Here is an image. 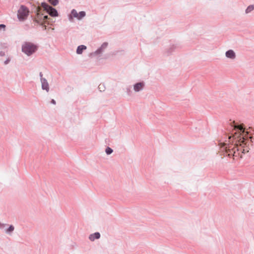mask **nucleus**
Returning a JSON list of instances; mask_svg holds the SVG:
<instances>
[{
  "label": "nucleus",
  "mask_w": 254,
  "mask_h": 254,
  "mask_svg": "<svg viewBox=\"0 0 254 254\" xmlns=\"http://www.w3.org/2000/svg\"><path fill=\"white\" fill-rule=\"evenodd\" d=\"M253 131L252 127L247 128L243 124L231 122L225 128L224 136L219 140L220 150L229 157L239 156L238 146H249L252 142Z\"/></svg>",
  "instance_id": "f257e3e1"
},
{
  "label": "nucleus",
  "mask_w": 254,
  "mask_h": 254,
  "mask_svg": "<svg viewBox=\"0 0 254 254\" xmlns=\"http://www.w3.org/2000/svg\"><path fill=\"white\" fill-rule=\"evenodd\" d=\"M38 49L37 45L35 44L29 42H25L22 45V52L28 56H30L35 53Z\"/></svg>",
  "instance_id": "f03ea898"
},
{
  "label": "nucleus",
  "mask_w": 254,
  "mask_h": 254,
  "mask_svg": "<svg viewBox=\"0 0 254 254\" xmlns=\"http://www.w3.org/2000/svg\"><path fill=\"white\" fill-rule=\"evenodd\" d=\"M29 8L24 5H21L17 11V18L20 21L25 20L29 16Z\"/></svg>",
  "instance_id": "7ed1b4c3"
},
{
  "label": "nucleus",
  "mask_w": 254,
  "mask_h": 254,
  "mask_svg": "<svg viewBox=\"0 0 254 254\" xmlns=\"http://www.w3.org/2000/svg\"><path fill=\"white\" fill-rule=\"evenodd\" d=\"M41 6L44 8L50 16L52 17H57L58 16V12L57 9L45 2L41 3Z\"/></svg>",
  "instance_id": "20e7f679"
},
{
  "label": "nucleus",
  "mask_w": 254,
  "mask_h": 254,
  "mask_svg": "<svg viewBox=\"0 0 254 254\" xmlns=\"http://www.w3.org/2000/svg\"><path fill=\"white\" fill-rule=\"evenodd\" d=\"M108 45V43L107 42H104L101 46L97 49V50L91 53V56H95L102 54L107 48Z\"/></svg>",
  "instance_id": "39448f33"
},
{
  "label": "nucleus",
  "mask_w": 254,
  "mask_h": 254,
  "mask_svg": "<svg viewBox=\"0 0 254 254\" xmlns=\"http://www.w3.org/2000/svg\"><path fill=\"white\" fill-rule=\"evenodd\" d=\"M7 226L8 225L7 224L2 223L0 222V229H4L5 233L7 234L10 235L14 230V227L13 225H10L7 229H6L5 227L6 226Z\"/></svg>",
  "instance_id": "423d86ee"
},
{
  "label": "nucleus",
  "mask_w": 254,
  "mask_h": 254,
  "mask_svg": "<svg viewBox=\"0 0 254 254\" xmlns=\"http://www.w3.org/2000/svg\"><path fill=\"white\" fill-rule=\"evenodd\" d=\"M145 87V83L144 81L137 82L133 85V90L135 92H139L142 90Z\"/></svg>",
  "instance_id": "0eeeda50"
},
{
  "label": "nucleus",
  "mask_w": 254,
  "mask_h": 254,
  "mask_svg": "<svg viewBox=\"0 0 254 254\" xmlns=\"http://www.w3.org/2000/svg\"><path fill=\"white\" fill-rule=\"evenodd\" d=\"M42 89L44 90H46L47 92L49 91V85L47 81V80L45 78H42L41 79Z\"/></svg>",
  "instance_id": "6e6552de"
},
{
  "label": "nucleus",
  "mask_w": 254,
  "mask_h": 254,
  "mask_svg": "<svg viewBox=\"0 0 254 254\" xmlns=\"http://www.w3.org/2000/svg\"><path fill=\"white\" fill-rule=\"evenodd\" d=\"M226 57L230 59H234L236 58V54L232 50H229L226 52Z\"/></svg>",
  "instance_id": "1a4fd4ad"
},
{
  "label": "nucleus",
  "mask_w": 254,
  "mask_h": 254,
  "mask_svg": "<svg viewBox=\"0 0 254 254\" xmlns=\"http://www.w3.org/2000/svg\"><path fill=\"white\" fill-rule=\"evenodd\" d=\"M101 237V235L99 232H95L94 233L91 234L89 236V239L93 242L95 240L100 239Z\"/></svg>",
  "instance_id": "9d476101"
},
{
  "label": "nucleus",
  "mask_w": 254,
  "mask_h": 254,
  "mask_svg": "<svg viewBox=\"0 0 254 254\" xmlns=\"http://www.w3.org/2000/svg\"><path fill=\"white\" fill-rule=\"evenodd\" d=\"M78 16V13H77V11L75 9H73L71 10L70 14L68 15L69 20L71 21L73 19V17L77 18Z\"/></svg>",
  "instance_id": "9b49d317"
},
{
  "label": "nucleus",
  "mask_w": 254,
  "mask_h": 254,
  "mask_svg": "<svg viewBox=\"0 0 254 254\" xmlns=\"http://www.w3.org/2000/svg\"><path fill=\"white\" fill-rule=\"evenodd\" d=\"M87 49V47L85 45H81L77 47L76 49V53L80 55L83 53V51Z\"/></svg>",
  "instance_id": "f8f14e48"
},
{
  "label": "nucleus",
  "mask_w": 254,
  "mask_h": 254,
  "mask_svg": "<svg viewBox=\"0 0 254 254\" xmlns=\"http://www.w3.org/2000/svg\"><path fill=\"white\" fill-rule=\"evenodd\" d=\"M176 46L174 45H171L170 47L166 50V54L167 56L171 55L176 49Z\"/></svg>",
  "instance_id": "ddd939ff"
},
{
  "label": "nucleus",
  "mask_w": 254,
  "mask_h": 254,
  "mask_svg": "<svg viewBox=\"0 0 254 254\" xmlns=\"http://www.w3.org/2000/svg\"><path fill=\"white\" fill-rule=\"evenodd\" d=\"M37 15H38V19L35 18L34 19V21L35 22L37 23V24H39L42 26H43L44 23L42 21H41V20L42 19V15H41L39 13H38Z\"/></svg>",
  "instance_id": "4468645a"
},
{
  "label": "nucleus",
  "mask_w": 254,
  "mask_h": 254,
  "mask_svg": "<svg viewBox=\"0 0 254 254\" xmlns=\"http://www.w3.org/2000/svg\"><path fill=\"white\" fill-rule=\"evenodd\" d=\"M254 9V5H250L247 7L245 10V12L246 13H249L251 12L252 11H253Z\"/></svg>",
  "instance_id": "2eb2a0df"
},
{
  "label": "nucleus",
  "mask_w": 254,
  "mask_h": 254,
  "mask_svg": "<svg viewBox=\"0 0 254 254\" xmlns=\"http://www.w3.org/2000/svg\"><path fill=\"white\" fill-rule=\"evenodd\" d=\"M86 15V13L84 11H81L78 13V16L77 17V19L78 20L81 19L82 18H83Z\"/></svg>",
  "instance_id": "dca6fc26"
},
{
  "label": "nucleus",
  "mask_w": 254,
  "mask_h": 254,
  "mask_svg": "<svg viewBox=\"0 0 254 254\" xmlns=\"http://www.w3.org/2000/svg\"><path fill=\"white\" fill-rule=\"evenodd\" d=\"M48 1L53 5L56 6L59 3V0H48Z\"/></svg>",
  "instance_id": "f3484780"
},
{
  "label": "nucleus",
  "mask_w": 254,
  "mask_h": 254,
  "mask_svg": "<svg viewBox=\"0 0 254 254\" xmlns=\"http://www.w3.org/2000/svg\"><path fill=\"white\" fill-rule=\"evenodd\" d=\"M105 152L107 155H110L113 152V150L111 148L107 147L105 149Z\"/></svg>",
  "instance_id": "a211bd4d"
},
{
  "label": "nucleus",
  "mask_w": 254,
  "mask_h": 254,
  "mask_svg": "<svg viewBox=\"0 0 254 254\" xmlns=\"http://www.w3.org/2000/svg\"><path fill=\"white\" fill-rule=\"evenodd\" d=\"M131 89V86H129L126 88V92H127V94L129 96H130L131 94V93H132Z\"/></svg>",
  "instance_id": "6ab92c4d"
},
{
  "label": "nucleus",
  "mask_w": 254,
  "mask_h": 254,
  "mask_svg": "<svg viewBox=\"0 0 254 254\" xmlns=\"http://www.w3.org/2000/svg\"><path fill=\"white\" fill-rule=\"evenodd\" d=\"M98 89L100 90V91H101V92L105 91V86L104 84H100L98 86Z\"/></svg>",
  "instance_id": "aec40b11"
},
{
  "label": "nucleus",
  "mask_w": 254,
  "mask_h": 254,
  "mask_svg": "<svg viewBox=\"0 0 254 254\" xmlns=\"http://www.w3.org/2000/svg\"><path fill=\"white\" fill-rule=\"evenodd\" d=\"M5 27H6L5 25H4L3 24H0V30H1V29H3V30L4 31Z\"/></svg>",
  "instance_id": "412c9836"
},
{
  "label": "nucleus",
  "mask_w": 254,
  "mask_h": 254,
  "mask_svg": "<svg viewBox=\"0 0 254 254\" xmlns=\"http://www.w3.org/2000/svg\"><path fill=\"white\" fill-rule=\"evenodd\" d=\"M44 20L46 21L49 19V17L48 15H44L43 17Z\"/></svg>",
  "instance_id": "4be33fe9"
},
{
  "label": "nucleus",
  "mask_w": 254,
  "mask_h": 254,
  "mask_svg": "<svg viewBox=\"0 0 254 254\" xmlns=\"http://www.w3.org/2000/svg\"><path fill=\"white\" fill-rule=\"evenodd\" d=\"M9 62H10V60L8 59L4 61V64H7L9 63Z\"/></svg>",
  "instance_id": "5701e85b"
},
{
  "label": "nucleus",
  "mask_w": 254,
  "mask_h": 254,
  "mask_svg": "<svg viewBox=\"0 0 254 254\" xmlns=\"http://www.w3.org/2000/svg\"><path fill=\"white\" fill-rule=\"evenodd\" d=\"M51 103L53 104L54 105H56V101L54 99H52L51 101Z\"/></svg>",
  "instance_id": "b1692460"
},
{
  "label": "nucleus",
  "mask_w": 254,
  "mask_h": 254,
  "mask_svg": "<svg viewBox=\"0 0 254 254\" xmlns=\"http://www.w3.org/2000/svg\"><path fill=\"white\" fill-rule=\"evenodd\" d=\"M39 76L40 77V79H42L43 77V73L42 72H40L39 73Z\"/></svg>",
  "instance_id": "393cba45"
},
{
  "label": "nucleus",
  "mask_w": 254,
  "mask_h": 254,
  "mask_svg": "<svg viewBox=\"0 0 254 254\" xmlns=\"http://www.w3.org/2000/svg\"><path fill=\"white\" fill-rule=\"evenodd\" d=\"M4 55V53L3 52H0V56H3Z\"/></svg>",
  "instance_id": "a878e982"
},
{
  "label": "nucleus",
  "mask_w": 254,
  "mask_h": 254,
  "mask_svg": "<svg viewBox=\"0 0 254 254\" xmlns=\"http://www.w3.org/2000/svg\"><path fill=\"white\" fill-rule=\"evenodd\" d=\"M245 151H246V149H243L242 153H245Z\"/></svg>",
  "instance_id": "bb28decb"
}]
</instances>
